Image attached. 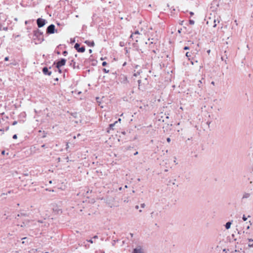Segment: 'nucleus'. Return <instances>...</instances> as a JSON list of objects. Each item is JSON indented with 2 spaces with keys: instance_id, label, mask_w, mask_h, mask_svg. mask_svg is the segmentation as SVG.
<instances>
[{
  "instance_id": "43",
  "label": "nucleus",
  "mask_w": 253,
  "mask_h": 253,
  "mask_svg": "<svg viewBox=\"0 0 253 253\" xmlns=\"http://www.w3.org/2000/svg\"><path fill=\"white\" fill-rule=\"evenodd\" d=\"M79 136H80V134H78V135H77V137H79Z\"/></svg>"
},
{
  "instance_id": "20",
  "label": "nucleus",
  "mask_w": 253,
  "mask_h": 253,
  "mask_svg": "<svg viewBox=\"0 0 253 253\" xmlns=\"http://www.w3.org/2000/svg\"><path fill=\"white\" fill-rule=\"evenodd\" d=\"M12 138L13 139H16L17 138V135L16 134L13 135Z\"/></svg>"
},
{
  "instance_id": "22",
  "label": "nucleus",
  "mask_w": 253,
  "mask_h": 253,
  "mask_svg": "<svg viewBox=\"0 0 253 253\" xmlns=\"http://www.w3.org/2000/svg\"><path fill=\"white\" fill-rule=\"evenodd\" d=\"M145 205L144 204H141V208H142V209L144 208L145 207Z\"/></svg>"
},
{
  "instance_id": "26",
  "label": "nucleus",
  "mask_w": 253,
  "mask_h": 253,
  "mask_svg": "<svg viewBox=\"0 0 253 253\" xmlns=\"http://www.w3.org/2000/svg\"><path fill=\"white\" fill-rule=\"evenodd\" d=\"M8 59H9L8 57H5L4 58V60H5V61H8Z\"/></svg>"
},
{
  "instance_id": "35",
  "label": "nucleus",
  "mask_w": 253,
  "mask_h": 253,
  "mask_svg": "<svg viewBox=\"0 0 253 253\" xmlns=\"http://www.w3.org/2000/svg\"><path fill=\"white\" fill-rule=\"evenodd\" d=\"M28 22H29V21H25V24H27Z\"/></svg>"
},
{
  "instance_id": "10",
  "label": "nucleus",
  "mask_w": 253,
  "mask_h": 253,
  "mask_svg": "<svg viewBox=\"0 0 253 253\" xmlns=\"http://www.w3.org/2000/svg\"><path fill=\"white\" fill-rule=\"evenodd\" d=\"M122 83L124 84H126L128 83L127 78L126 76H123L122 77Z\"/></svg>"
},
{
  "instance_id": "38",
  "label": "nucleus",
  "mask_w": 253,
  "mask_h": 253,
  "mask_svg": "<svg viewBox=\"0 0 253 253\" xmlns=\"http://www.w3.org/2000/svg\"><path fill=\"white\" fill-rule=\"evenodd\" d=\"M178 32L179 33H181V31L180 30H179Z\"/></svg>"
},
{
  "instance_id": "33",
  "label": "nucleus",
  "mask_w": 253,
  "mask_h": 253,
  "mask_svg": "<svg viewBox=\"0 0 253 253\" xmlns=\"http://www.w3.org/2000/svg\"><path fill=\"white\" fill-rule=\"evenodd\" d=\"M135 208H136V209H139V206H136L135 207Z\"/></svg>"
},
{
  "instance_id": "39",
  "label": "nucleus",
  "mask_w": 253,
  "mask_h": 253,
  "mask_svg": "<svg viewBox=\"0 0 253 253\" xmlns=\"http://www.w3.org/2000/svg\"><path fill=\"white\" fill-rule=\"evenodd\" d=\"M2 30L1 26H0V31Z\"/></svg>"
},
{
  "instance_id": "31",
  "label": "nucleus",
  "mask_w": 253,
  "mask_h": 253,
  "mask_svg": "<svg viewBox=\"0 0 253 253\" xmlns=\"http://www.w3.org/2000/svg\"><path fill=\"white\" fill-rule=\"evenodd\" d=\"M89 52L90 53H92V49H89Z\"/></svg>"
},
{
  "instance_id": "8",
  "label": "nucleus",
  "mask_w": 253,
  "mask_h": 253,
  "mask_svg": "<svg viewBox=\"0 0 253 253\" xmlns=\"http://www.w3.org/2000/svg\"><path fill=\"white\" fill-rule=\"evenodd\" d=\"M39 136L41 137H45L46 136V133L44 131L39 130Z\"/></svg>"
},
{
  "instance_id": "40",
  "label": "nucleus",
  "mask_w": 253,
  "mask_h": 253,
  "mask_svg": "<svg viewBox=\"0 0 253 253\" xmlns=\"http://www.w3.org/2000/svg\"><path fill=\"white\" fill-rule=\"evenodd\" d=\"M210 51H210V50H209L208 51V52L209 53L210 52Z\"/></svg>"
},
{
  "instance_id": "28",
  "label": "nucleus",
  "mask_w": 253,
  "mask_h": 253,
  "mask_svg": "<svg viewBox=\"0 0 253 253\" xmlns=\"http://www.w3.org/2000/svg\"><path fill=\"white\" fill-rule=\"evenodd\" d=\"M16 124H17V122L16 121H14L12 123V125H15Z\"/></svg>"
},
{
  "instance_id": "2",
  "label": "nucleus",
  "mask_w": 253,
  "mask_h": 253,
  "mask_svg": "<svg viewBox=\"0 0 253 253\" xmlns=\"http://www.w3.org/2000/svg\"><path fill=\"white\" fill-rule=\"evenodd\" d=\"M66 63V60L64 59H61L60 61L57 62L56 65V67L58 69L59 71L60 72L61 70L60 68L63 66H64Z\"/></svg>"
},
{
  "instance_id": "45",
  "label": "nucleus",
  "mask_w": 253,
  "mask_h": 253,
  "mask_svg": "<svg viewBox=\"0 0 253 253\" xmlns=\"http://www.w3.org/2000/svg\"><path fill=\"white\" fill-rule=\"evenodd\" d=\"M49 183H52L51 181H49Z\"/></svg>"
},
{
  "instance_id": "32",
  "label": "nucleus",
  "mask_w": 253,
  "mask_h": 253,
  "mask_svg": "<svg viewBox=\"0 0 253 253\" xmlns=\"http://www.w3.org/2000/svg\"><path fill=\"white\" fill-rule=\"evenodd\" d=\"M170 138H167V141H168V142H169V141H170Z\"/></svg>"
},
{
  "instance_id": "5",
  "label": "nucleus",
  "mask_w": 253,
  "mask_h": 253,
  "mask_svg": "<svg viewBox=\"0 0 253 253\" xmlns=\"http://www.w3.org/2000/svg\"><path fill=\"white\" fill-rule=\"evenodd\" d=\"M35 214L38 216L39 214L41 215L42 217L44 218H45V217L43 215V214L41 213V210L40 209H36L35 210Z\"/></svg>"
},
{
  "instance_id": "13",
  "label": "nucleus",
  "mask_w": 253,
  "mask_h": 253,
  "mask_svg": "<svg viewBox=\"0 0 253 253\" xmlns=\"http://www.w3.org/2000/svg\"><path fill=\"white\" fill-rule=\"evenodd\" d=\"M133 253H142L141 251L139 249H135Z\"/></svg>"
},
{
  "instance_id": "42",
  "label": "nucleus",
  "mask_w": 253,
  "mask_h": 253,
  "mask_svg": "<svg viewBox=\"0 0 253 253\" xmlns=\"http://www.w3.org/2000/svg\"><path fill=\"white\" fill-rule=\"evenodd\" d=\"M249 246L252 247V244H250V245H249Z\"/></svg>"
},
{
  "instance_id": "11",
  "label": "nucleus",
  "mask_w": 253,
  "mask_h": 253,
  "mask_svg": "<svg viewBox=\"0 0 253 253\" xmlns=\"http://www.w3.org/2000/svg\"><path fill=\"white\" fill-rule=\"evenodd\" d=\"M232 224V223L231 222H228L225 224V228L226 229H229L231 227V225Z\"/></svg>"
},
{
  "instance_id": "17",
  "label": "nucleus",
  "mask_w": 253,
  "mask_h": 253,
  "mask_svg": "<svg viewBox=\"0 0 253 253\" xmlns=\"http://www.w3.org/2000/svg\"><path fill=\"white\" fill-rule=\"evenodd\" d=\"M186 56L187 57H190L191 56V54L189 52H187L186 53Z\"/></svg>"
},
{
  "instance_id": "18",
  "label": "nucleus",
  "mask_w": 253,
  "mask_h": 253,
  "mask_svg": "<svg viewBox=\"0 0 253 253\" xmlns=\"http://www.w3.org/2000/svg\"><path fill=\"white\" fill-rule=\"evenodd\" d=\"M243 219L244 220V221H246L247 220V217L245 216V215H243Z\"/></svg>"
},
{
  "instance_id": "23",
  "label": "nucleus",
  "mask_w": 253,
  "mask_h": 253,
  "mask_svg": "<svg viewBox=\"0 0 253 253\" xmlns=\"http://www.w3.org/2000/svg\"><path fill=\"white\" fill-rule=\"evenodd\" d=\"M106 65H107V62H103L102 63V65H103V66H106Z\"/></svg>"
},
{
  "instance_id": "25",
  "label": "nucleus",
  "mask_w": 253,
  "mask_h": 253,
  "mask_svg": "<svg viewBox=\"0 0 253 253\" xmlns=\"http://www.w3.org/2000/svg\"><path fill=\"white\" fill-rule=\"evenodd\" d=\"M7 29H8V28H7V27H3V28H2V30H4V31H7Z\"/></svg>"
},
{
  "instance_id": "3",
  "label": "nucleus",
  "mask_w": 253,
  "mask_h": 253,
  "mask_svg": "<svg viewBox=\"0 0 253 253\" xmlns=\"http://www.w3.org/2000/svg\"><path fill=\"white\" fill-rule=\"evenodd\" d=\"M37 24L39 27H42L45 24V20L42 18H39L37 20Z\"/></svg>"
},
{
  "instance_id": "15",
  "label": "nucleus",
  "mask_w": 253,
  "mask_h": 253,
  "mask_svg": "<svg viewBox=\"0 0 253 253\" xmlns=\"http://www.w3.org/2000/svg\"><path fill=\"white\" fill-rule=\"evenodd\" d=\"M247 224H248V226H247V229H250V226L252 225V223L251 221H249V223H247Z\"/></svg>"
},
{
  "instance_id": "6",
  "label": "nucleus",
  "mask_w": 253,
  "mask_h": 253,
  "mask_svg": "<svg viewBox=\"0 0 253 253\" xmlns=\"http://www.w3.org/2000/svg\"><path fill=\"white\" fill-rule=\"evenodd\" d=\"M42 71H43V73L45 75H48L50 76L51 74V72L48 71V69L46 67H45L43 69Z\"/></svg>"
},
{
  "instance_id": "24",
  "label": "nucleus",
  "mask_w": 253,
  "mask_h": 253,
  "mask_svg": "<svg viewBox=\"0 0 253 253\" xmlns=\"http://www.w3.org/2000/svg\"><path fill=\"white\" fill-rule=\"evenodd\" d=\"M190 23L192 25H193L194 24V21H193V20H190Z\"/></svg>"
},
{
  "instance_id": "1",
  "label": "nucleus",
  "mask_w": 253,
  "mask_h": 253,
  "mask_svg": "<svg viewBox=\"0 0 253 253\" xmlns=\"http://www.w3.org/2000/svg\"><path fill=\"white\" fill-rule=\"evenodd\" d=\"M46 32L48 34H52L57 32V30H55V26L53 24H51L49 26L46 30Z\"/></svg>"
},
{
  "instance_id": "14",
  "label": "nucleus",
  "mask_w": 253,
  "mask_h": 253,
  "mask_svg": "<svg viewBox=\"0 0 253 253\" xmlns=\"http://www.w3.org/2000/svg\"><path fill=\"white\" fill-rule=\"evenodd\" d=\"M140 73V72L137 71L134 73L133 76L135 77H137V76L139 75Z\"/></svg>"
},
{
  "instance_id": "44",
  "label": "nucleus",
  "mask_w": 253,
  "mask_h": 253,
  "mask_svg": "<svg viewBox=\"0 0 253 253\" xmlns=\"http://www.w3.org/2000/svg\"><path fill=\"white\" fill-rule=\"evenodd\" d=\"M74 138L75 139V138H76V136H75L74 137Z\"/></svg>"
},
{
  "instance_id": "12",
  "label": "nucleus",
  "mask_w": 253,
  "mask_h": 253,
  "mask_svg": "<svg viewBox=\"0 0 253 253\" xmlns=\"http://www.w3.org/2000/svg\"><path fill=\"white\" fill-rule=\"evenodd\" d=\"M213 22H214V25H213V27L214 28H215V27H216V26L217 25V23H219V20L218 19H214Z\"/></svg>"
},
{
  "instance_id": "27",
  "label": "nucleus",
  "mask_w": 253,
  "mask_h": 253,
  "mask_svg": "<svg viewBox=\"0 0 253 253\" xmlns=\"http://www.w3.org/2000/svg\"><path fill=\"white\" fill-rule=\"evenodd\" d=\"M184 49L185 50H188V49H189V47H188V46H185V47H184Z\"/></svg>"
},
{
  "instance_id": "19",
  "label": "nucleus",
  "mask_w": 253,
  "mask_h": 253,
  "mask_svg": "<svg viewBox=\"0 0 253 253\" xmlns=\"http://www.w3.org/2000/svg\"><path fill=\"white\" fill-rule=\"evenodd\" d=\"M117 123V122H116L114 124H111L110 125V126L111 127H113V126H114L115 125L116 123Z\"/></svg>"
},
{
  "instance_id": "30",
  "label": "nucleus",
  "mask_w": 253,
  "mask_h": 253,
  "mask_svg": "<svg viewBox=\"0 0 253 253\" xmlns=\"http://www.w3.org/2000/svg\"><path fill=\"white\" fill-rule=\"evenodd\" d=\"M4 153H5V151H2L1 152V154H2V155H4Z\"/></svg>"
},
{
  "instance_id": "7",
  "label": "nucleus",
  "mask_w": 253,
  "mask_h": 253,
  "mask_svg": "<svg viewBox=\"0 0 253 253\" xmlns=\"http://www.w3.org/2000/svg\"><path fill=\"white\" fill-rule=\"evenodd\" d=\"M85 43L86 44H87L88 46H94L95 45V43H94V42H93V41L90 42V41H86L85 42Z\"/></svg>"
},
{
  "instance_id": "16",
  "label": "nucleus",
  "mask_w": 253,
  "mask_h": 253,
  "mask_svg": "<svg viewBox=\"0 0 253 253\" xmlns=\"http://www.w3.org/2000/svg\"><path fill=\"white\" fill-rule=\"evenodd\" d=\"M26 239H27V238H26V237L23 238L22 239V240H26ZM25 242H26V241H23L22 242V244H24V243H25Z\"/></svg>"
},
{
  "instance_id": "29",
  "label": "nucleus",
  "mask_w": 253,
  "mask_h": 253,
  "mask_svg": "<svg viewBox=\"0 0 253 253\" xmlns=\"http://www.w3.org/2000/svg\"><path fill=\"white\" fill-rule=\"evenodd\" d=\"M67 53V51H64V52H63V54H64V55H66Z\"/></svg>"
},
{
  "instance_id": "41",
  "label": "nucleus",
  "mask_w": 253,
  "mask_h": 253,
  "mask_svg": "<svg viewBox=\"0 0 253 253\" xmlns=\"http://www.w3.org/2000/svg\"><path fill=\"white\" fill-rule=\"evenodd\" d=\"M125 188H127V185H126V186H125Z\"/></svg>"
},
{
  "instance_id": "37",
  "label": "nucleus",
  "mask_w": 253,
  "mask_h": 253,
  "mask_svg": "<svg viewBox=\"0 0 253 253\" xmlns=\"http://www.w3.org/2000/svg\"><path fill=\"white\" fill-rule=\"evenodd\" d=\"M118 121L120 122L121 121V119H119L118 120Z\"/></svg>"
},
{
  "instance_id": "34",
  "label": "nucleus",
  "mask_w": 253,
  "mask_h": 253,
  "mask_svg": "<svg viewBox=\"0 0 253 253\" xmlns=\"http://www.w3.org/2000/svg\"><path fill=\"white\" fill-rule=\"evenodd\" d=\"M23 225H21V227H23V226H25V224H24V222L23 223Z\"/></svg>"
},
{
  "instance_id": "9",
  "label": "nucleus",
  "mask_w": 253,
  "mask_h": 253,
  "mask_svg": "<svg viewBox=\"0 0 253 253\" xmlns=\"http://www.w3.org/2000/svg\"><path fill=\"white\" fill-rule=\"evenodd\" d=\"M251 194L249 193H245L243 195V199H248L250 197Z\"/></svg>"
},
{
  "instance_id": "21",
  "label": "nucleus",
  "mask_w": 253,
  "mask_h": 253,
  "mask_svg": "<svg viewBox=\"0 0 253 253\" xmlns=\"http://www.w3.org/2000/svg\"><path fill=\"white\" fill-rule=\"evenodd\" d=\"M103 71L106 73H108L109 72V70H107L106 69H103Z\"/></svg>"
},
{
  "instance_id": "4",
  "label": "nucleus",
  "mask_w": 253,
  "mask_h": 253,
  "mask_svg": "<svg viewBox=\"0 0 253 253\" xmlns=\"http://www.w3.org/2000/svg\"><path fill=\"white\" fill-rule=\"evenodd\" d=\"M74 47L79 52H84L85 51V48L84 47H80V45L78 43H76Z\"/></svg>"
},
{
  "instance_id": "36",
  "label": "nucleus",
  "mask_w": 253,
  "mask_h": 253,
  "mask_svg": "<svg viewBox=\"0 0 253 253\" xmlns=\"http://www.w3.org/2000/svg\"><path fill=\"white\" fill-rule=\"evenodd\" d=\"M89 242L91 243H93V241L92 240H89Z\"/></svg>"
}]
</instances>
